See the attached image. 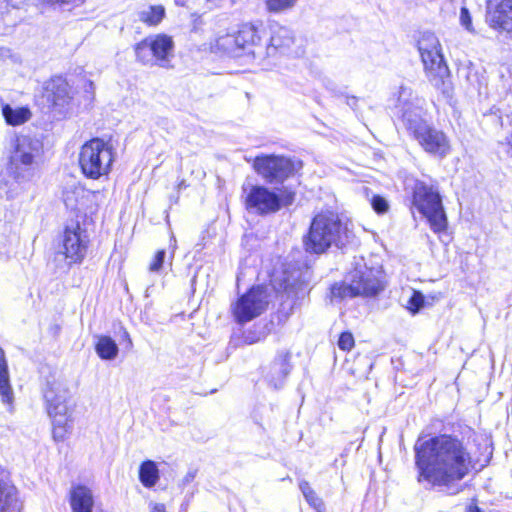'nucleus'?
<instances>
[{"instance_id":"16","label":"nucleus","mask_w":512,"mask_h":512,"mask_svg":"<svg viewBox=\"0 0 512 512\" xmlns=\"http://www.w3.org/2000/svg\"><path fill=\"white\" fill-rule=\"evenodd\" d=\"M45 96L53 108L63 112L72 100V90L65 78L54 76L46 83Z\"/></svg>"},{"instance_id":"1","label":"nucleus","mask_w":512,"mask_h":512,"mask_svg":"<svg viewBox=\"0 0 512 512\" xmlns=\"http://www.w3.org/2000/svg\"><path fill=\"white\" fill-rule=\"evenodd\" d=\"M418 483L455 495L461 491L459 482L472 469H482L492 458L493 448L483 436L472 441L457 435L439 434L414 445Z\"/></svg>"},{"instance_id":"22","label":"nucleus","mask_w":512,"mask_h":512,"mask_svg":"<svg viewBox=\"0 0 512 512\" xmlns=\"http://www.w3.org/2000/svg\"><path fill=\"white\" fill-rule=\"evenodd\" d=\"M72 512H92L94 498L91 490L84 485H77L70 492Z\"/></svg>"},{"instance_id":"7","label":"nucleus","mask_w":512,"mask_h":512,"mask_svg":"<svg viewBox=\"0 0 512 512\" xmlns=\"http://www.w3.org/2000/svg\"><path fill=\"white\" fill-rule=\"evenodd\" d=\"M412 203L427 218L434 232L437 233L446 229L447 217L440 193L435 185L417 180L413 187Z\"/></svg>"},{"instance_id":"19","label":"nucleus","mask_w":512,"mask_h":512,"mask_svg":"<svg viewBox=\"0 0 512 512\" xmlns=\"http://www.w3.org/2000/svg\"><path fill=\"white\" fill-rule=\"evenodd\" d=\"M290 372L289 359L287 355H278L269 365L264 378L274 389L283 387L285 379Z\"/></svg>"},{"instance_id":"29","label":"nucleus","mask_w":512,"mask_h":512,"mask_svg":"<svg viewBox=\"0 0 512 512\" xmlns=\"http://www.w3.org/2000/svg\"><path fill=\"white\" fill-rule=\"evenodd\" d=\"M298 0H266V8L271 13H280L293 8Z\"/></svg>"},{"instance_id":"15","label":"nucleus","mask_w":512,"mask_h":512,"mask_svg":"<svg viewBox=\"0 0 512 512\" xmlns=\"http://www.w3.org/2000/svg\"><path fill=\"white\" fill-rule=\"evenodd\" d=\"M262 31L263 23L260 20L240 25L236 34L242 55H252L253 58L264 55L260 46Z\"/></svg>"},{"instance_id":"21","label":"nucleus","mask_w":512,"mask_h":512,"mask_svg":"<svg viewBox=\"0 0 512 512\" xmlns=\"http://www.w3.org/2000/svg\"><path fill=\"white\" fill-rule=\"evenodd\" d=\"M0 396L2 403L9 406V411L11 412L14 402V392L10 383L8 362L2 347H0Z\"/></svg>"},{"instance_id":"38","label":"nucleus","mask_w":512,"mask_h":512,"mask_svg":"<svg viewBox=\"0 0 512 512\" xmlns=\"http://www.w3.org/2000/svg\"><path fill=\"white\" fill-rule=\"evenodd\" d=\"M467 512H481L480 508L476 505H469L467 507Z\"/></svg>"},{"instance_id":"26","label":"nucleus","mask_w":512,"mask_h":512,"mask_svg":"<svg viewBox=\"0 0 512 512\" xmlns=\"http://www.w3.org/2000/svg\"><path fill=\"white\" fill-rule=\"evenodd\" d=\"M139 480L143 486L151 488L159 480V470L157 464L152 460H146L141 463L139 468Z\"/></svg>"},{"instance_id":"23","label":"nucleus","mask_w":512,"mask_h":512,"mask_svg":"<svg viewBox=\"0 0 512 512\" xmlns=\"http://www.w3.org/2000/svg\"><path fill=\"white\" fill-rule=\"evenodd\" d=\"M2 115L8 125L18 126L30 120L32 113L28 107L13 108L9 104H3Z\"/></svg>"},{"instance_id":"34","label":"nucleus","mask_w":512,"mask_h":512,"mask_svg":"<svg viewBox=\"0 0 512 512\" xmlns=\"http://www.w3.org/2000/svg\"><path fill=\"white\" fill-rule=\"evenodd\" d=\"M165 257L166 251L164 249L157 251L153 258V261L149 265V271L159 272L163 268Z\"/></svg>"},{"instance_id":"25","label":"nucleus","mask_w":512,"mask_h":512,"mask_svg":"<svg viewBox=\"0 0 512 512\" xmlns=\"http://www.w3.org/2000/svg\"><path fill=\"white\" fill-rule=\"evenodd\" d=\"M95 351L102 360H114L119 353V348L110 336L100 335L97 336Z\"/></svg>"},{"instance_id":"14","label":"nucleus","mask_w":512,"mask_h":512,"mask_svg":"<svg viewBox=\"0 0 512 512\" xmlns=\"http://www.w3.org/2000/svg\"><path fill=\"white\" fill-rule=\"evenodd\" d=\"M43 143L36 137L22 135L17 137L11 162L17 170L33 171L43 155Z\"/></svg>"},{"instance_id":"11","label":"nucleus","mask_w":512,"mask_h":512,"mask_svg":"<svg viewBox=\"0 0 512 512\" xmlns=\"http://www.w3.org/2000/svg\"><path fill=\"white\" fill-rule=\"evenodd\" d=\"M87 243V236L79 223L67 225L54 260L59 263L63 262L67 268L73 263L82 262L86 255Z\"/></svg>"},{"instance_id":"6","label":"nucleus","mask_w":512,"mask_h":512,"mask_svg":"<svg viewBox=\"0 0 512 512\" xmlns=\"http://www.w3.org/2000/svg\"><path fill=\"white\" fill-rule=\"evenodd\" d=\"M347 282L335 283L330 288L331 302L351 299L356 296H375L383 285L381 271L366 265H357L347 277Z\"/></svg>"},{"instance_id":"33","label":"nucleus","mask_w":512,"mask_h":512,"mask_svg":"<svg viewBox=\"0 0 512 512\" xmlns=\"http://www.w3.org/2000/svg\"><path fill=\"white\" fill-rule=\"evenodd\" d=\"M266 337L264 329L250 330L244 334V342L248 345L260 342Z\"/></svg>"},{"instance_id":"27","label":"nucleus","mask_w":512,"mask_h":512,"mask_svg":"<svg viewBox=\"0 0 512 512\" xmlns=\"http://www.w3.org/2000/svg\"><path fill=\"white\" fill-rule=\"evenodd\" d=\"M299 489L301 490L305 500L316 510V512H324V503L322 499L318 497L307 481H301L299 483Z\"/></svg>"},{"instance_id":"4","label":"nucleus","mask_w":512,"mask_h":512,"mask_svg":"<svg viewBox=\"0 0 512 512\" xmlns=\"http://www.w3.org/2000/svg\"><path fill=\"white\" fill-rule=\"evenodd\" d=\"M347 240V228L334 212L317 214L310 224L304 238L305 250L313 254H322L331 246L341 248Z\"/></svg>"},{"instance_id":"12","label":"nucleus","mask_w":512,"mask_h":512,"mask_svg":"<svg viewBox=\"0 0 512 512\" xmlns=\"http://www.w3.org/2000/svg\"><path fill=\"white\" fill-rule=\"evenodd\" d=\"M253 167L269 184H281L301 168V162L284 156L262 155L254 159Z\"/></svg>"},{"instance_id":"3","label":"nucleus","mask_w":512,"mask_h":512,"mask_svg":"<svg viewBox=\"0 0 512 512\" xmlns=\"http://www.w3.org/2000/svg\"><path fill=\"white\" fill-rule=\"evenodd\" d=\"M47 413L52 420V435L57 442L64 441L71 431L72 394L61 380H48L43 388Z\"/></svg>"},{"instance_id":"2","label":"nucleus","mask_w":512,"mask_h":512,"mask_svg":"<svg viewBox=\"0 0 512 512\" xmlns=\"http://www.w3.org/2000/svg\"><path fill=\"white\" fill-rule=\"evenodd\" d=\"M425 100L407 86H401L395 105V115L408 135L428 154L445 158L450 153L447 135L425 119Z\"/></svg>"},{"instance_id":"8","label":"nucleus","mask_w":512,"mask_h":512,"mask_svg":"<svg viewBox=\"0 0 512 512\" xmlns=\"http://www.w3.org/2000/svg\"><path fill=\"white\" fill-rule=\"evenodd\" d=\"M114 161L112 146L101 138L84 143L79 153L82 173L90 179H99L109 174Z\"/></svg>"},{"instance_id":"32","label":"nucleus","mask_w":512,"mask_h":512,"mask_svg":"<svg viewBox=\"0 0 512 512\" xmlns=\"http://www.w3.org/2000/svg\"><path fill=\"white\" fill-rule=\"evenodd\" d=\"M371 206H372L373 210L378 214H384L389 209L388 201L380 195H374L372 197Z\"/></svg>"},{"instance_id":"41","label":"nucleus","mask_w":512,"mask_h":512,"mask_svg":"<svg viewBox=\"0 0 512 512\" xmlns=\"http://www.w3.org/2000/svg\"><path fill=\"white\" fill-rule=\"evenodd\" d=\"M330 86H332V83L329 81V82L326 84V88H329V89L333 90V88H332V87H330Z\"/></svg>"},{"instance_id":"13","label":"nucleus","mask_w":512,"mask_h":512,"mask_svg":"<svg viewBox=\"0 0 512 512\" xmlns=\"http://www.w3.org/2000/svg\"><path fill=\"white\" fill-rule=\"evenodd\" d=\"M268 299L269 294L265 287L253 286L237 300L232 309L236 322L244 324L261 315L268 306Z\"/></svg>"},{"instance_id":"40","label":"nucleus","mask_w":512,"mask_h":512,"mask_svg":"<svg viewBox=\"0 0 512 512\" xmlns=\"http://www.w3.org/2000/svg\"><path fill=\"white\" fill-rule=\"evenodd\" d=\"M193 478H194V474H193V473H188V474L185 476L184 481H185L186 483H188V482L192 481V480H193Z\"/></svg>"},{"instance_id":"37","label":"nucleus","mask_w":512,"mask_h":512,"mask_svg":"<svg viewBox=\"0 0 512 512\" xmlns=\"http://www.w3.org/2000/svg\"><path fill=\"white\" fill-rule=\"evenodd\" d=\"M151 512H166L165 505L161 503H152Z\"/></svg>"},{"instance_id":"20","label":"nucleus","mask_w":512,"mask_h":512,"mask_svg":"<svg viewBox=\"0 0 512 512\" xmlns=\"http://www.w3.org/2000/svg\"><path fill=\"white\" fill-rule=\"evenodd\" d=\"M294 34L291 29L284 26H273L271 30L270 44L267 47L266 54L270 55L271 50L284 53L294 43Z\"/></svg>"},{"instance_id":"36","label":"nucleus","mask_w":512,"mask_h":512,"mask_svg":"<svg viewBox=\"0 0 512 512\" xmlns=\"http://www.w3.org/2000/svg\"><path fill=\"white\" fill-rule=\"evenodd\" d=\"M459 19H460L461 25L467 31L474 32V28L472 26V18H471L470 12H469L468 8H466L465 6L461 7V9H460Z\"/></svg>"},{"instance_id":"17","label":"nucleus","mask_w":512,"mask_h":512,"mask_svg":"<svg viewBox=\"0 0 512 512\" xmlns=\"http://www.w3.org/2000/svg\"><path fill=\"white\" fill-rule=\"evenodd\" d=\"M487 21L492 28L512 34V0H502L488 13Z\"/></svg>"},{"instance_id":"9","label":"nucleus","mask_w":512,"mask_h":512,"mask_svg":"<svg viewBox=\"0 0 512 512\" xmlns=\"http://www.w3.org/2000/svg\"><path fill=\"white\" fill-rule=\"evenodd\" d=\"M174 41L167 34L150 35L135 45L136 59L144 65L168 68L174 57Z\"/></svg>"},{"instance_id":"30","label":"nucleus","mask_w":512,"mask_h":512,"mask_svg":"<svg viewBox=\"0 0 512 512\" xmlns=\"http://www.w3.org/2000/svg\"><path fill=\"white\" fill-rule=\"evenodd\" d=\"M84 191L81 188H75L74 190H67L64 192L63 200L67 208L76 209L77 208V196L79 194H83Z\"/></svg>"},{"instance_id":"31","label":"nucleus","mask_w":512,"mask_h":512,"mask_svg":"<svg viewBox=\"0 0 512 512\" xmlns=\"http://www.w3.org/2000/svg\"><path fill=\"white\" fill-rule=\"evenodd\" d=\"M424 304V296L421 292L413 291L411 297L408 300V308L413 313L418 312Z\"/></svg>"},{"instance_id":"42","label":"nucleus","mask_w":512,"mask_h":512,"mask_svg":"<svg viewBox=\"0 0 512 512\" xmlns=\"http://www.w3.org/2000/svg\"><path fill=\"white\" fill-rule=\"evenodd\" d=\"M184 186H185L184 181H182V182L179 184V188H182V187H184Z\"/></svg>"},{"instance_id":"35","label":"nucleus","mask_w":512,"mask_h":512,"mask_svg":"<svg viewBox=\"0 0 512 512\" xmlns=\"http://www.w3.org/2000/svg\"><path fill=\"white\" fill-rule=\"evenodd\" d=\"M354 346V337L350 332L341 333L338 339V347L343 351H349Z\"/></svg>"},{"instance_id":"10","label":"nucleus","mask_w":512,"mask_h":512,"mask_svg":"<svg viewBox=\"0 0 512 512\" xmlns=\"http://www.w3.org/2000/svg\"><path fill=\"white\" fill-rule=\"evenodd\" d=\"M294 200V193L289 192L282 197L275 191L262 185H253L246 195L245 205L248 212L267 216L277 213L283 205L288 206Z\"/></svg>"},{"instance_id":"24","label":"nucleus","mask_w":512,"mask_h":512,"mask_svg":"<svg viewBox=\"0 0 512 512\" xmlns=\"http://www.w3.org/2000/svg\"><path fill=\"white\" fill-rule=\"evenodd\" d=\"M166 15L164 6L149 5L137 12L138 20L149 27L158 26Z\"/></svg>"},{"instance_id":"28","label":"nucleus","mask_w":512,"mask_h":512,"mask_svg":"<svg viewBox=\"0 0 512 512\" xmlns=\"http://www.w3.org/2000/svg\"><path fill=\"white\" fill-rule=\"evenodd\" d=\"M16 502L15 487L0 481V512H4Z\"/></svg>"},{"instance_id":"18","label":"nucleus","mask_w":512,"mask_h":512,"mask_svg":"<svg viewBox=\"0 0 512 512\" xmlns=\"http://www.w3.org/2000/svg\"><path fill=\"white\" fill-rule=\"evenodd\" d=\"M237 38L236 31L227 30L223 34L219 32L214 41L210 43L209 49L213 53L241 57L243 55Z\"/></svg>"},{"instance_id":"39","label":"nucleus","mask_w":512,"mask_h":512,"mask_svg":"<svg viewBox=\"0 0 512 512\" xmlns=\"http://www.w3.org/2000/svg\"><path fill=\"white\" fill-rule=\"evenodd\" d=\"M170 241H171L170 245L172 246V254H173L175 249H176V239H175V237L173 235L171 236Z\"/></svg>"},{"instance_id":"5","label":"nucleus","mask_w":512,"mask_h":512,"mask_svg":"<svg viewBox=\"0 0 512 512\" xmlns=\"http://www.w3.org/2000/svg\"><path fill=\"white\" fill-rule=\"evenodd\" d=\"M418 50L428 81L445 98H450L452 94L450 71L444 61L437 37L434 34L423 35L418 41Z\"/></svg>"}]
</instances>
